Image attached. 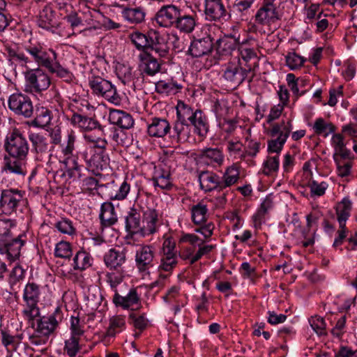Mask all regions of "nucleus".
Returning <instances> with one entry per match:
<instances>
[{"instance_id":"obj_12","label":"nucleus","mask_w":357,"mask_h":357,"mask_svg":"<svg viewBox=\"0 0 357 357\" xmlns=\"http://www.w3.org/2000/svg\"><path fill=\"white\" fill-rule=\"evenodd\" d=\"M8 108L17 115L25 118L32 116L33 107L30 98L22 93L11 94L8 100Z\"/></svg>"},{"instance_id":"obj_4","label":"nucleus","mask_w":357,"mask_h":357,"mask_svg":"<svg viewBox=\"0 0 357 357\" xmlns=\"http://www.w3.org/2000/svg\"><path fill=\"white\" fill-rule=\"evenodd\" d=\"M40 294V287L34 282H28L24 288L22 298L25 305L22 313L29 321H33L40 317L38 303Z\"/></svg>"},{"instance_id":"obj_51","label":"nucleus","mask_w":357,"mask_h":357,"mask_svg":"<svg viewBox=\"0 0 357 357\" xmlns=\"http://www.w3.org/2000/svg\"><path fill=\"white\" fill-rule=\"evenodd\" d=\"M130 38L136 48L139 50H142L143 51L148 50L151 39H152V38L148 37L145 34L137 31L130 34Z\"/></svg>"},{"instance_id":"obj_8","label":"nucleus","mask_w":357,"mask_h":357,"mask_svg":"<svg viewBox=\"0 0 357 357\" xmlns=\"http://www.w3.org/2000/svg\"><path fill=\"white\" fill-rule=\"evenodd\" d=\"M89 85L93 92L100 96L107 101L114 105H119L121 98L116 92V89L109 81L100 77H93L89 80Z\"/></svg>"},{"instance_id":"obj_5","label":"nucleus","mask_w":357,"mask_h":357,"mask_svg":"<svg viewBox=\"0 0 357 357\" xmlns=\"http://www.w3.org/2000/svg\"><path fill=\"white\" fill-rule=\"evenodd\" d=\"M25 192L16 188L2 190L0 196V208L6 214L15 213L18 208L24 206Z\"/></svg>"},{"instance_id":"obj_9","label":"nucleus","mask_w":357,"mask_h":357,"mask_svg":"<svg viewBox=\"0 0 357 357\" xmlns=\"http://www.w3.org/2000/svg\"><path fill=\"white\" fill-rule=\"evenodd\" d=\"M80 155L85 161L87 168L94 173L106 169L109 165V159L105 154V149L96 151L93 147H86L80 153Z\"/></svg>"},{"instance_id":"obj_26","label":"nucleus","mask_w":357,"mask_h":357,"mask_svg":"<svg viewBox=\"0 0 357 357\" xmlns=\"http://www.w3.org/2000/svg\"><path fill=\"white\" fill-rule=\"evenodd\" d=\"M198 178L201 189L206 192L213 190H222L220 177L213 172L202 171Z\"/></svg>"},{"instance_id":"obj_3","label":"nucleus","mask_w":357,"mask_h":357,"mask_svg":"<svg viewBox=\"0 0 357 357\" xmlns=\"http://www.w3.org/2000/svg\"><path fill=\"white\" fill-rule=\"evenodd\" d=\"M176 117L172 137L178 143L187 142L190 136V127L188 121L195 114V110L183 101H178L176 105Z\"/></svg>"},{"instance_id":"obj_21","label":"nucleus","mask_w":357,"mask_h":357,"mask_svg":"<svg viewBox=\"0 0 357 357\" xmlns=\"http://www.w3.org/2000/svg\"><path fill=\"white\" fill-rule=\"evenodd\" d=\"M112 301L116 306L121 307L124 310H134L135 305L137 306L136 309H138L141 305L140 296L135 288H131L126 296L120 295L117 290H115Z\"/></svg>"},{"instance_id":"obj_43","label":"nucleus","mask_w":357,"mask_h":357,"mask_svg":"<svg viewBox=\"0 0 357 357\" xmlns=\"http://www.w3.org/2000/svg\"><path fill=\"white\" fill-rule=\"evenodd\" d=\"M54 227L63 234L73 236L77 233L73 222L68 218H61L54 223Z\"/></svg>"},{"instance_id":"obj_29","label":"nucleus","mask_w":357,"mask_h":357,"mask_svg":"<svg viewBox=\"0 0 357 357\" xmlns=\"http://www.w3.org/2000/svg\"><path fill=\"white\" fill-rule=\"evenodd\" d=\"M121 15L130 24H139L142 23L146 17V10L141 6L129 7L121 6Z\"/></svg>"},{"instance_id":"obj_28","label":"nucleus","mask_w":357,"mask_h":357,"mask_svg":"<svg viewBox=\"0 0 357 357\" xmlns=\"http://www.w3.org/2000/svg\"><path fill=\"white\" fill-rule=\"evenodd\" d=\"M147 132L151 137H163L167 133L173 135L171 132V126L168 121L165 119L153 118L151 123L148 126Z\"/></svg>"},{"instance_id":"obj_27","label":"nucleus","mask_w":357,"mask_h":357,"mask_svg":"<svg viewBox=\"0 0 357 357\" xmlns=\"http://www.w3.org/2000/svg\"><path fill=\"white\" fill-rule=\"evenodd\" d=\"M140 214L135 208H131L126 217V229L132 235L144 237L142 221Z\"/></svg>"},{"instance_id":"obj_10","label":"nucleus","mask_w":357,"mask_h":357,"mask_svg":"<svg viewBox=\"0 0 357 357\" xmlns=\"http://www.w3.org/2000/svg\"><path fill=\"white\" fill-rule=\"evenodd\" d=\"M135 260L139 273L149 274L150 268L155 266V248L151 245H139L135 252Z\"/></svg>"},{"instance_id":"obj_22","label":"nucleus","mask_w":357,"mask_h":357,"mask_svg":"<svg viewBox=\"0 0 357 357\" xmlns=\"http://www.w3.org/2000/svg\"><path fill=\"white\" fill-rule=\"evenodd\" d=\"M28 138L31 144L32 151L38 160H42L48 153L49 143L46 137L31 130L28 132Z\"/></svg>"},{"instance_id":"obj_42","label":"nucleus","mask_w":357,"mask_h":357,"mask_svg":"<svg viewBox=\"0 0 357 357\" xmlns=\"http://www.w3.org/2000/svg\"><path fill=\"white\" fill-rule=\"evenodd\" d=\"M93 259L85 251H79L73 258V268L75 270L84 271L92 264Z\"/></svg>"},{"instance_id":"obj_57","label":"nucleus","mask_w":357,"mask_h":357,"mask_svg":"<svg viewBox=\"0 0 357 357\" xmlns=\"http://www.w3.org/2000/svg\"><path fill=\"white\" fill-rule=\"evenodd\" d=\"M333 159L337 166V172L339 176L345 177L351 174L352 162L350 160H344L341 158H337L336 156H334Z\"/></svg>"},{"instance_id":"obj_46","label":"nucleus","mask_w":357,"mask_h":357,"mask_svg":"<svg viewBox=\"0 0 357 357\" xmlns=\"http://www.w3.org/2000/svg\"><path fill=\"white\" fill-rule=\"evenodd\" d=\"M54 14L51 7L45 6L40 12L38 24L40 27L49 29L53 26Z\"/></svg>"},{"instance_id":"obj_37","label":"nucleus","mask_w":357,"mask_h":357,"mask_svg":"<svg viewBox=\"0 0 357 357\" xmlns=\"http://www.w3.org/2000/svg\"><path fill=\"white\" fill-rule=\"evenodd\" d=\"M153 182L155 186L161 189H169L172 185L169 172L160 166L155 167Z\"/></svg>"},{"instance_id":"obj_64","label":"nucleus","mask_w":357,"mask_h":357,"mask_svg":"<svg viewBox=\"0 0 357 357\" xmlns=\"http://www.w3.org/2000/svg\"><path fill=\"white\" fill-rule=\"evenodd\" d=\"M160 252L177 253L176 241L171 235L168 234L163 235V243Z\"/></svg>"},{"instance_id":"obj_54","label":"nucleus","mask_w":357,"mask_h":357,"mask_svg":"<svg viewBox=\"0 0 357 357\" xmlns=\"http://www.w3.org/2000/svg\"><path fill=\"white\" fill-rule=\"evenodd\" d=\"M308 187L310 190V196L314 198L323 196L328 188V184L326 181L319 182L312 180L308 183Z\"/></svg>"},{"instance_id":"obj_36","label":"nucleus","mask_w":357,"mask_h":357,"mask_svg":"<svg viewBox=\"0 0 357 357\" xmlns=\"http://www.w3.org/2000/svg\"><path fill=\"white\" fill-rule=\"evenodd\" d=\"M238 39L232 36H225L217 40V52L221 55H229L238 47Z\"/></svg>"},{"instance_id":"obj_62","label":"nucleus","mask_w":357,"mask_h":357,"mask_svg":"<svg viewBox=\"0 0 357 357\" xmlns=\"http://www.w3.org/2000/svg\"><path fill=\"white\" fill-rule=\"evenodd\" d=\"M84 139L91 143V144L88 147H93V149H105L107 146V141L100 137H96L90 133H86L84 135Z\"/></svg>"},{"instance_id":"obj_6","label":"nucleus","mask_w":357,"mask_h":357,"mask_svg":"<svg viewBox=\"0 0 357 357\" xmlns=\"http://www.w3.org/2000/svg\"><path fill=\"white\" fill-rule=\"evenodd\" d=\"M26 241V236L24 233L0 238V254L10 261H15L19 259L21 249Z\"/></svg>"},{"instance_id":"obj_44","label":"nucleus","mask_w":357,"mask_h":357,"mask_svg":"<svg viewBox=\"0 0 357 357\" xmlns=\"http://www.w3.org/2000/svg\"><path fill=\"white\" fill-rule=\"evenodd\" d=\"M313 130L317 135L327 137L329 134L335 131V126L331 123H327L322 118H318L314 121Z\"/></svg>"},{"instance_id":"obj_15","label":"nucleus","mask_w":357,"mask_h":357,"mask_svg":"<svg viewBox=\"0 0 357 357\" xmlns=\"http://www.w3.org/2000/svg\"><path fill=\"white\" fill-rule=\"evenodd\" d=\"M181 8L174 4L162 6L155 13V22L161 27L174 29Z\"/></svg>"},{"instance_id":"obj_60","label":"nucleus","mask_w":357,"mask_h":357,"mask_svg":"<svg viewBox=\"0 0 357 357\" xmlns=\"http://www.w3.org/2000/svg\"><path fill=\"white\" fill-rule=\"evenodd\" d=\"M79 341L80 340L77 339V337H70L68 340H66L64 351L70 357H75L80 350Z\"/></svg>"},{"instance_id":"obj_40","label":"nucleus","mask_w":357,"mask_h":357,"mask_svg":"<svg viewBox=\"0 0 357 357\" xmlns=\"http://www.w3.org/2000/svg\"><path fill=\"white\" fill-rule=\"evenodd\" d=\"M351 210V202L349 199L344 198L342 202L338 204L336 208V212L339 227H343L346 225V222L350 216Z\"/></svg>"},{"instance_id":"obj_16","label":"nucleus","mask_w":357,"mask_h":357,"mask_svg":"<svg viewBox=\"0 0 357 357\" xmlns=\"http://www.w3.org/2000/svg\"><path fill=\"white\" fill-rule=\"evenodd\" d=\"M223 71L225 79L234 87L239 86L246 79L248 73H250L248 69H243L238 61L227 63Z\"/></svg>"},{"instance_id":"obj_39","label":"nucleus","mask_w":357,"mask_h":357,"mask_svg":"<svg viewBox=\"0 0 357 357\" xmlns=\"http://www.w3.org/2000/svg\"><path fill=\"white\" fill-rule=\"evenodd\" d=\"M239 169L236 165L228 167L220 178L222 190L236 183L239 179Z\"/></svg>"},{"instance_id":"obj_17","label":"nucleus","mask_w":357,"mask_h":357,"mask_svg":"<svg viewBox=\"0 0 357 357\" xmlns=\"http://www.w3.org/2000/svg\"><path fill=\"white\" fill-rule=\"evenodd\" d=\"M279 19L276 1L264 0L262 6L255 15V21L260 24H268Z\"/></svg>"},{"instance_id":"obj_50","label":"nucleus","mask_w":357,"mask_h":357,"mask_svg":"<svg viewBox=\"0 0 357 357\" xmlns=\"http://www.w3.org/2000/svg\"><path fill=\"white\" fill-rule=\"evenodd\" d=\"M66 175L70 178L75 180L81 177V165L73 158H67L66 160Z\"/></svg>"},{"instance_id":"obj_33","label":"nucleus","mask_w":357,"mask_h":357,"mask_svg":"<svg viewBox=\"0 0 357 357\" xmlns=\"http://www.w3.org/2000/svg\"><path fill=\"white\" fill-rule=\"evenodd\" d=\"M109 121L123 129H129L134 125L132 116L122 110L112 109L109 114Z\"/></svg>"},{"instance_id":"obj_11","label":"nucleus","mask_w":357,"mask_h":357,"mask_svg":"<svg viewBox=\"0 0 357 357\" xmlns=\"http://www.w3.org/2000/svg\"><path fill=\"white\" fill-rule=\"evenodd\" d=\"M26 86L31 92H40L47 89L50 78L41 68L30 69L25 73Z\"/></svg>"},{"instance_id":"obj_58","label":"nucleus","mask_w":357,"mask_h":357,"mask_svg":"<svg viewBox=\"0 0 357 357\" xmlns=\"http://www.w3.org/2000/svg\"><path fill=\"white\" fill-rule=\"evenodd\" d=\"M1 338L2 344L7 349H16L20 340L17 335H12L8 331L2 330L1 331Z\"/></svg>"},{"instance_id":"obj_59","label":"nucleus","mask_w":357,"mask_h":357,"mask_svg":"<svg viewBox=\"0 0 357 357\" xmlns=\"http://www.w3.org/2000/svg\"><path fill=\"white\" fill-rule=\"evenodd\" d=\"M155 88L158 93L168 95L176 92L179 86L172 81L160 80L156 83Z\"/></svg>"},{"instance_id":"obj_49","label":"nucleus","mask_w":357,"mask_h":357,"mask_svg":"<svg viewBox=\"0 0 357 357\" xmlns=\"http://www.w3.org/2000/svg\"><path fill=\"white\" fill-rule=\"evenodd\" d=\"M130 184L126 179L117 186V189L109 194L111 200L122 201L127 198L130 191Z\"/></svg>"},{"instance_id":"obj_20","label":"nucleus","mask_w":357,"mask_h":357,"mask_svg":"<svg viewBox=\"0 0 357 357\" xmlns=\"http://www.w3.org/2000/svg\"><path fill=\"white\" fill-rule=\"evenodd\" d=\"M179 243H189L192 245L198 246L199 249L193 256L191 264L199 260L204 255L210 253L215 248L213 245H204L205 241L194 234H183L180 238Z\"/></svg>"},{"instance_id":"obj_19","label":"nucleus","mask_w":357,"mask_h":357,"mask_svg":"<svg viewBox=\"0 0 357 357\" xmlns=\"http://www.w3.org/2000/svg\"><path fill=\"white\" fill-rule=\"evenodd\" d=\"M198 20L199 17L196 11L181 9L174 29L181 33H191L197 26Z\"/></svg>"},{"instance_id":"obj_63","label":"nucleus","mask_w":357,"mask_h":357,"mask_svg":"<svg viewBox=\"0 0 357 357\" xmlns=\"http://www.w3.org/2000/svg\"><path fill=\"white\" fill-rule=\"evenodd\" d=\"M129 318L132 321L134 327L140 332L144 331L148 325V319L146 318L145 314L138 315L135 313H131L129 315Z\"/></svg>"},{"instance_id":"obj_35","label":"nucleus","mask_w":357,"mask_h":357,"mask_svg":"<svg viewBox=\"0 0 357 357\" xmlns=\"http://www.w3.org/2000/svg\"><path fill=\"white\" fill-rule=\"evenodd\" d=\"M191 220L196 225H201L207 221L208 208L206 201L202 200L190 206Z\"/></svg>"},{"instance_id":"obj_41","label":"nucleus","mask_w":357,"mask_h":357,"mask_svg":"<svg viewBox=\"0 0 357 357\" xmlns=\"http://www.w3.org/2000/svg\"><path fill=\"white\" fill-rule=\"evenodd\" d=\"M178 264V254L161 252L159 271L171 273Z\"/></svg>"},{"instance_id":"obj_48","label":"nucleus","mask_w":357,"mask_h":357,"mask_svg":"<svg viewBox=\"0 0 357 357\" xmlns=\"http://www.w3.org/2000/svg\"><path fill=\"white\" fill-rule=\"evenodd\" d=\"M51 111L45 107L38 109L36 118L31 122V125L35 127L44 128L51 121Z\"/></svg>"},{"instance_id":"obj_14","label":"nucleus","mask_w":357,"mask_h":357,"mask_svg":"<svg viewBox=\"0 0 357 357\" xmlns=\"http://www.w3.org/2000/svg\"><path fill=\"white\" fill-rule=\"evenodd\" d=\"M77 104V100H73L70 104V109L73 113L70 119L71 123L86 132L97 130L101 131V126L96 120L78 113L81 109Z\"/></svg>"},{"instance_id":"obj_2","label":"nucleus","mask_w":357,"mask_h":357,"mask_svg":"<svg viewBox=\"0 0 357 357\" xmlns=\"http://www.w3.org/2000/svg\"><path fill=\"white\" fill-rule=\"evenodd\" d=\"M293 128L291 119L282 120L279 123H271L266 130L268 137L267 151L268 153L280 154Z\"/></svg>"},{"instance_id":"obj_7","label":"nucleus","mask_w":357,"mask_h":357,"mask_svg":"<svg viewBox=\"0 0 357 357\" xmlns=\"http://www.w3.org/2000/svg\"><path fill=\"white\" fill-rule=\"evenodd\" d=\"M24 48L34 62L47 70L57 56L54 50L47 48L40 43H30L26 45Z\"/></svg>"},{"instance_id":"obj_13","label":"nucleus","mask_w":357,"mask_h":357,"mask_svg":"<svg viewBox=\"0 0 357 357\" xmlns=\"http://www.w3.org/2000/svg\"><path fill=\"white\" fill-rule=\"evenodd\" d=\"M205 20L211 22H222L228 15L222 0H204Z\"/></svg>"},{"instance_id":"obj_32","label":"nucleus","mask_w":357,"mask_h":357,"mask_svg":"<svg viewBox=\"0 0 357 357\" xmlns=\"http://www.w3.org/2000/svg\"><path fill=\"white\" fill-rule=\"evenodd\" d=\"M58 317H59V314L57 312L54 314L48 317H43L38 319L35 329L37 331V333L43 334L50 337V335L54 332L58 326Z\"/></svg>"},{"instance_id":"obj_24","label":"nucleus","mask_w":357,"mask_h":357,"mask_svg":"<svg viewBox=\"0 0 357 357\" xmlns=\"http://www.w3.org/2000/svg\"><path fill=\"white\" fill-rule=\"evenodd\" d=\"M126 261V252L123 249L111 248L104 255L105 264L110 270L123 271Z\"/></svg>"},{"instance_id":"obj_30","label":"nucleus","mask_w":357,"mask_h":357,"mask_svg":"<svg viewBox=\"0 0 357 357\" xmlns=\"http://www.w3.org/2000/svg\"><path fill=\"white\" fill-rule=\"evenodd\" d=\"M99 218L101 225L105 227L113 226L117 222L118 216L112 202H105L101 204Z\"/></svg>"},{"instance_id":"obj_1","label":"nucleus","mask_w":357,"mask_h":357,"mask_svg":"<svg viewBox=\"0 0 357 357\" xmlns=\"http://www.w3.org/2000/svg\"><path fill=\"white\" fill-rule=\"evenodd\" d=\"M3 146L8 155L4 156L3 170L10 174L26 175L29 151L26 138L20 130L15 129L7 134Z\"/></svg>"},{"instance_id":"obj_47","label":"nucleus","mask_w":357,"mask_h":357,"mask_svg":"<svg viewBox=\"0 0 357 357\" xmlns=\"http://www.w3.org/2000/svg\"><path fill=\"white\" fill-rule=\"evenodd\" d=\"M240 54L241 58L247 63L248 71L255 70L258 67L259 58L253 49L242 47Z\"/></svg>"},{"instance_id":"obj_34","label":"nucleus","mask_w":357,"mask_h":357,"mask_svg":"<svg viewBox=\"0 0 357 357\" xmlns=\"http://www.w3.org/2000/svg\"><path fill=\"white\" fill-rule=\"evenodd\" d=\"M213 43L209 37L195 40L191 43L188 52L193 57H201L211 52Z\"/></svg>"},{"instance_id":"obj_52","label":"nucleus","mask_w":357,"mask_h":357,"mask_svg":"<svg viewBox=\"0 0 357 357\" xmlns=\"http://www.w3.org/2000/svg\"><path fill=\"white\" fill-rule=\"evenodd\" d=\"M309 323L312 329L319 336L326 335V324L323 317L312 316L309 319Z\"/></svg>"},{"instance_id":"obj_55","label":"nucleus","mask_w":357,"mask_h":357,"mask_svg":"<svg viewBox=\"0 0 357 357\" xmlns=\"http://www.w3.org/2000/svg\"><path fill=\"white\" fill-rule=\"evenodd\" d=\"M285 61L287 66L291 70H296L303 66L305 59L295 52H290L285 56Z\"/></svg>"},{"instance_id":"obj_61","label":"nucleus","mask_w":357,"mask_h":357,"mask_svg":"<svg viewBox=\"0 0 357 357\" xmlns=\"http://www.w3.org/2000/svg\"><path fill=\"white\" fill-rule=\"evenodd\" d=\"M152 51H154L160 57H165L169 53V47L166 43H162L156 38L155 41L152 38L148 47Z\"/></svg>"},{"instance_id":"obj_23","label":"nucleus","mask_w":357,"mask_h":357,"mask_svg":"<svg viewBox=\"0 0 357 357\" xmlns=\"http://www.w3.org/2000/svg\"><path fill=\"white\" fill-rule=\"evenodd\" d=\"M140 70L149 76H153L160 70L161 61L155 58L147 51H142L139 54Z\"/></svg>"},{"instance_id":"obj_38","label":"nucleus","mask_w":357,"mask_h":357,"mask_svg":"<svg viewBox=\"0 0 357 357\" xmlns=\"http://www.w3.org/2000/svg\"><path fill=\"white\" fill-rule=\"evenodd\" d=\"M126 317L122 315L113 316L109 319V326L107 329V337H115L126 329Z\"/></svg>"},{"instance_id":"obj_31","label":"nucleus","mask_w":357,"mask_h":357,"mask_svg":"<svg viewBox=\"0 0 357 357\" xmlns=\"http://www.w3.org/2000/svg\"><path fill=\"white\" fill-rule=\"evenodd\" d=\"M188 123L194 127L195 132L199 136L206 137L208 132L209 125L206 116L202 110H195V114H193Z\"/></svg>"},{"instance_id":"obj_18","label":"nucleus","mask_w":357,"mask_h":357,"mask_svg":"<svg viewBox=\"0 0 357 357\" xmlns=\"http://www.w3.org/2000/svg\"><path fill=\"white\" fill-rule=\"evenodd\" d=\"M199 159L204 165L218 168L223 165L225 155L222 149L218 147L204 148L199 150Z\"/></svg>"},{"instance_id":"obj_56","label":"nucleus","mask_w":357,"mask_h":357,"mask_svg":"<svg viewBox=\"0 0 357 357\" xmlns=\"http://www.w3.org/2000/svg\"><path fill=\"white\" fill-rule=\"evenodd\" d=\"M72 254L71 245L68 242L61 241L56 243L54 249V255L56 257L70 259Z\"/></svg>"},{"instance_id":"obj_45","label":"nucleus","mask_w":357,"mask_h":357,"mask_svg":"<svg viewBox=\"0 0 357 357\" xmlns=\"http://www.w3.org/2000/svg\"><path fill=\"white\" fill-rule=\"evenodd\" d=\"M280 166V154L268 155L263 162L262 172L266 176L278 173Z\"/></svg>"},{"instance_id":"obj_53","label":"nucleus","mask_w":357,"mask_h":357,"mask_svg":"<svg viewBox=\"0 0 357 357\" xmlns=\"http://www.w3.org/2000/svg\"><path fill=\"white\" fill-rule=\"evenodd\" d=\"M15 222L11 219L0 217V238H6L14 235Z\"/></svg>"},{"instance_id":"obj_25","label":"nucleus","mask_w":357,"mask_h":357,"mask_svg":"<svg viewBox=\"0 0 357 357\" xmlns=\"http://www.w3.org/2000/svg\"><path fill=\"white\" fill-rule=\"evenodd\" d=\"M144 237L155 234L159 227V213L155 208H147L143 211Z\"/></svg>"}]
</instances>
